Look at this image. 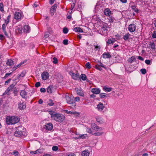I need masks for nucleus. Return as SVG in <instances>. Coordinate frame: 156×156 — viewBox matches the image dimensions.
Listing matches in <instances>:
<instances>
[{
	"instance_id": "nucleus-1",
	"label": "nucleus",
	"mask_w": 156,
	"mask_h": 156,
	"mask_svg": "<svg viewBox=\"0 0 156 156\" xmlns=\"http://www.w3.org/2000/svg\"><path fill=\"white\" fill-rule=\"evenodd\" d=\"M50 114L51 118L56 122H61L65 119V116L61 114L55 113L54 112H50Z\"/></svg>"
},
{
	"instance_id": "nucleus-2",
	"label": "nucleus",
	"mask_w": 156,
	"mask_h": 156,
	"mask_svg": "<svg viewBox=\"0 0 156 156\" xmlns=\"http://www.w3.org/2000/svg\"><path fill=\"white\" fill-rule=\"evenodd\" d=\"M27 134L26 129L22 126H19L16 128V131L14 133V135L17 137H20L26 136Z\"/></svg>"
},
{
	"instance_id": "nucleus-3",
	"label": "nucleus",
	"mask_w": 156,
	"mask_h": 156,
	"mask_svg": "<svg viewBox=\"0 0 156 156\" xmlns=\"http://www.w3.org/2000/svg\"><path fill=\"white\" fill-rule=\"evenodd\" d=\"M65 98L66 102L69 105V106L72 108H75L76 104L74 97L71 95L66 94L65 95Z\"/></svg>"
},
{
	"instance_id": "nucleus-4",
	"label": "nucleus",
	"mask_w": 156,
	"mask_h": 156,
	"mask_svg": "<svg viewBox=\"0 0 156 156\" xmlns=\"http://www.w3.org/2000/svg\"><path fill=\"white\" fill-rule=\"evenodd\" d=\"M20 118L17 116H9L6 117V123L8 125H12L19 122Z\"/></svg>"
},
{
	"instance_id": "nucleus-5",
	"label": "nucleus",
	"mask_w": 156,
	"mask_h": 156,
	"mask_svg": "<svg viewBox=\"0 0 156 156\" xmlns=\"http://www.w3.org/2000/svg\"><path fill=\"white\" fill-rule=\"evenodd\" d=\"M92 151V149L91 147L89 149H86L82 151L81 153V156H91V153Z\"/></svg>"
},
{
	"instance_id": "nucleus-6",
	"label": "nucleus",
	"mask_w": 156,
	"mask_h": 156,
	"mask_svg": "<svg viewBox=\"0 0 156 156\" xmlns=\"http://www.w3.org/2000/svg\"><path fill=\"white\" fill-rule=\"evenodd\" d=\"M23 15L22 12H16L14 14V18L18 20H20L23 18Z\"/></svg>"
},
{
	"instance_id": "nucleus-7",
	"label": "nucleus",
	"mask_w": 156,
	"mask_h": 156,
	"mask_svg": "<svg viewBox=\"0 0 156 156\" xmlns=\"http://www.w3.org/2000/svg\"><path fill=\"white\" fill-rule=\"evenodd\" d=\"M69 74L71 76L72 78L75 80H79L80 78L79 74L78 73H75L72 72H70Z\"/></svg>"
},
{
	"instance_id": "nucleus-8",
	"label": "nucleus",
	"mask_w": 156,
	"mask_h": 156,
	"mask_svg": "<svg viewBox=\"0 0 156 156\" xmlns=\"http://www.w3.org/2000/svg\"><path fill=\"white\" fill-rule=\"evenodd\" d=\"M136 27V25L134 24H131L129 25L128 30L131 32H133L135 30Z\"/></svg>"
},
{
	"instance_id": "nucleus-9",
	"label": "nucleus",
	"mask_w": 156,
	"mask_h": 156,
	"mask_svg": "<svg viewBox=\"0 0 156 156\" xmlns=\"http://www.w3.org/2000/svg\"><path fill=\"white\" fill-rule=\"evenodd\" d=\"M42 79L43 80H46L49 77V73L47 72H43L41 74Z\"/></svg>"
},
{
	"instance_id": "nucleus-10",
	"label": "nucleus",
	"mask_w": 156,
	"mask_h": 156,
	"mask_svg": "<svg viewBox=\"0 0 156 156\" xmlns=\"http://www.w3.org/2000/svg\"><path fill=\"white\" fill-rule=\"evenodd\" d=\"M45 129L48 130H51L53 128V126L51 123H49L46 124L45 125Z\"/></svg>"
},
{
	"instance_id": "nucleus-11",
	"label": "nucleus",
	"mask_w": 156,
	"mask_h": 156,
	"mask_svg": "<svg viewBox=\"0 0 156 156\" xmlns=\"http://www.w3.org/2000/svg\"><path fill=\"white\" fill-rule=\"evenodd\" d=\"M105 107L103 105V104L101 102H100L97 105V108L98 110L100 111H102L104 108Z\"/></svg>"
},
{
	"instance_id": "nucleus-12",
	"label": "nucleus",
	"mask_w": 156,
	"mask_h": 156,
	"mask_svg": "<svg viewBox=\"0 0 156 156\" xmlns=\"http://www.w3.org/2000/svg\"><path fill=\"white\" fill-rule=\"evenodd\" d=\"M20 94L23 98L26 99L27 98V92L24 90L21 91Z\"/></svg>"
},
{
	"instance_id": "nucleus-13",
	"label": "nucleus",
	"mask_w": 156,
	"mask_h": 156,
	"mask_svg": "<svg viewBox=\"0 0 156 156\" xmlns=\"http://www.w3.org/2000/svg\"><path fill=\"white\" fill-rule=\"evenodd\" d=\"M102 57L103 58H108L111 57V56L108 52H104L102 55Z\"/></svg>"
},
{
	"instance_id": "nucleus-14",
	"label": "nucleus",
	"mask_w": 156,
	"mask_h": 156,
	"mask_svg": "<svg viewBox=\"0 0 156 156\" xmlns=\"http://www.w3.org/2000/svg\"><path fill=\"white\" fill-rule=\"evenodd\" d=\"M23 31L24 32L29 33L30 31V27L28 25H25L23 27Z\"/></svg>"
},
{
	"instance_id": "nucleus-15",
	"label": "nucleus",
	"mask_w": 156,
	"mask_h": 156,
	"mask_svg": "<svg viewBox=\"0 0 156 156\" xmlns=\"http://www.w3.org/2000/svg\"><path fill=\"white\" fill-rule=\"evenodd\" d=\"M100 31L103 35H106L107 34V30L104 27H101L100 29Z\"/></svg>"
},
{
	"instance_id": "nucleus-16",
	"label": "nucleus",
	"mask_w": 156,
	"mask_h": 156,
	"mask_svg": "<svg viewBox=\"0 0 156 156\" xmlns=\"http://www.w3.org/2000/svg\"><path fill=\"white\" fill-rule=\"evenodd\" d=\"M104 13L105 15L109 16L111 14V11L109 9L106 8L104 10Z\"/></svg>"
},
{
	"instance_id": "nucleus-17",
	"label": "nucleus",
	"mask_w": 156,
	"mask_h": 156,
	"mask_svg": "<svg viewBox=\"0 0 156 156\" xmlns=\"http://www.w3.org/2000/svg\"><path fill=\"white\" fill-rule=\"evenodd\" d=\"M6 64L7 65L9 66H13L14 64V61L10 59L7 60Z\"/></svg>"
},
{
	"instance_id": "nucleus-18",
	"label": "nucleus",
	"mask_w": 156,
	"mask_h": 156,
	"mask_svg": "<svg viewBox=\"0 0 156 156\" xmlns=\"http://www.w3.org/2000/svg\"><path fill=\"white\" fill-rule=\"evenodd\" d=\"M26 104L24 103H20L19 104V108L20 109H23L26 108Z\"/></svg>"
},
{
	"instance_id": "nucleus-19",
	"label": "nucleus",
	"mask_w": 156,
	"mask_h": 156,
	"mask_svg": "<svg viewBox=\"0 0 156 156\" xmlns=\"http://www.w3.org/2000/svg\"><path fill=\"white\" fill-rule=\"evenodd\" d=\"M91 91L93 94H98L100 92V90L99 89L94 88L92 89Z\"/></svg>"
},
{
	"instance_id": "nucleus-20",
	"label": "nucleus",
	"mask_w": 156,
	"mask_h": 156,
	"mask_svg": "<svg viewBox=\"0 0 156 156\" xmlns=\"http://www.w3.org/2000/svg\"><path fill=\"white\" fill-rule=\"evenodd\" d=\"M136 60V59L134 57L132 56L128 59V61L129 62L131 63L133 62H135Z\"/></svg>"
},
{
	"instance_id": "nucleus-21",
	"label": "nucleus",
	"mask_w": 156,
	"mask_h": 156,
	"mask_svg": "<svg viewBox=\"0 0 156 156\" xmlns=\"http://www.w3.org/2000/svg\"><path fill=\"white\" fill-rule=\"evenodd\" d=\"M53 88V87L52 85H50L47 88V92L51 94L52 93V89Z\"/></svg>"
},
{
	"instance_id": "nucleus-22",
	"label": "nucleus",
	"mask_w": 156,
	"mask_h": 156,
	"mask_svg": "<svg viewBox=\"0 0 156 156\" xmlns=\"http://www.w3.org/2000/svg\"><path fill=\"white\" fill-rule=\"evenodd\" d=\"M73 30L76 32L82 33L83 32L82 30L80 27H76L74 28Z\"/></svg>"
},
{
	"instance_id": "nucleus-23",
	"label": "nucleus",
	"mask_w": 156,
	"mask_h": 156,
	"mask_svg": "<svg viewBox=\"0 0 156 156\" xmlns=\"http://www.w3.org/2000/svg\"><path fill=\"white\" fill-rule=\"evenodd\" d=\"M130 35V34L129 33L126 34L125 35L123 36V39L125 40L126 41L129 39V37Z\"/></svg>"
},
{
	"instance_id": "nucleus-24",
	"label": "nucleus",
	"mask_w": 156,
	"mask_h": 156,
	"mask_svg": "<svg viewBox=\"0 0 156 156\" xmlns=\"http://www.w3.org/2000/svg\"><path fill=\"white\" fill-rule=\"evenodd\" d=\"M96 120L99 123H102L104 122L103 119L101 117H98L96 118Z\"/></svg>"
},
{
	"instance_id": "nucleus-25",
	"label": "nucleus",
	"mask_w": 156,
	"mask_h": 156,
	"mask_svg": "<svg viewBox=\"0 0 156 156\" xmlns=\"http://www.w3.org/2000/svg\"><path fill=\"white\" fill-rule=\"evenodd\" d=\"M41 153V150L39 149L35 151H30V153L32 154H34L37 153Z\"/></svg>"
},
{
	"instance_id": "nucleus-26",
	"label": "nucleus",
	"mask_w": 156,
	"mask_h": 156,
	"mask_svg": "<svg viewBox=\"0 0 156 156\" xmlns=\"http://www.w3.org/2000/svg\"><path fill=\"white\" fill-rule=\"evenodd\" d=\"M104 132L102 131H100V132H97L95 133H94L93 135L95 136H99L102 135L103 134Z\"/></svg>"
},
{
	"instance_id": "nucleus-27",
	"label": "nucleus",
	"mask_w": 156,
	"mask_h": 156,
	"mask_svg": "<svg viewBox=\"0 0 156 156\" xmlns=\"http://www.w3.org/2000/svg\"><path fill=\"white\" fill-rule=\"evenodd\" d=\"M11 17V15H9L7 17L6 20H5V23L7 25L9 22V20Z\"/></svg>"
},
{
	"instance_id": "nucleus-28",
	"label": "nucleus",
	"mask_w": 156,
	"mask_h": 156,
	"mask_svg": "<svg viewBox=\"0 0 156 156\" xmlns=\"http://www.w3.org/2000/svg\"><path fill=\"white\" fill-rule=\"evenodd\" d=\"M131 8L133 10L134 12H135L138 13V9L136 8V6L135 5H132L131 6Z\"/></svg>"
},
{
	"instance_id": "nucleus-29",
	"label": "nucleus",
	"mask_w": 156,
	"mask_h": 156,
	"mask_svg": "<svg viewBox=\"0 0 156 156\" xmlns=\"http://www.w3.org/2000/svg\"><path fill=\"white\" fill-rule=\"evenodd\" d=\"M149 45L150 46L151 48L152 49H154L155 48V45L154 42H150L149 44Z\"/></svg>"
},
{
	"instance_id": "nucleus-30",
	"label": "nucleus",
	"mask_w": 156,
	"mask_h": 156,
	"mask_svg": "<svg viewBox=\"0 0 156 156\" xmlns=\"http://www.w3.org/2000/svg\"><path fill=\"white\" fill-rule=\"evenodd\" d=\"M103 89L106 91L110 92L112 91V88H111L107 87L105 86L103 88Z\"/></svg>"
},
{
	"instance_id": "nucleus-31",
	"label": "nucleus",
	"mask_w": 156,
	"mask_h": 156,
	"mask_svg": "<svg viewBox=\"0 0 156 156\" xmlns=\"http://www.w3.org/2000/svg\"><path fill=\"white\" fill-rule=\"evenodd\" d=\"M80 77L81 79L83 80H86L87 78L86 75L84 74H82L81 75Z\"/></svg>"
},
{
	"instance_id": "nucleus-32",
	"label": "nucleus",
	"mask_w": 156,
	"mask_h": 156,
	"mask_svg": "<svg viewBox=\"0 0 156 156\" xmlns=\"http://www.w3.org/2000/svg\"><path fill=\"white\" fill-rule=\"evenodd\" d=\"M16 31L19 34H21L22 32V28L19 27L16 30Z\"/></svg>"
},
{
	"instance_id": "nucleus-33",
	"label": "nucleus",
	"mask_w": 156,
	"mask_h": 156,
	"mask_svg": "<svg viewBox=\"0 0 156 156\" xmlns=\"http://www.w3.org/2000/svg\"><path fill=\"white\" fill-rule=\"evenodd\" d=\"M94 130L96 131H102L103 130V129L101 127H100L98 126H96V128H94Z\"/></svg>"
},
{
	"instance_id": "nucleus-34",
	"label": "nucleus",
	"mask_w": 156,
	"mask_h": 156,
	"mask_svg": "<svg viewBox=\"0 0 156 156\" xmlns=\"http://www.w3.org/2000/svg\"><path fill=\"white\" fill-rule=\"evenodd\" d=\"M9 91L7 89L5 90V92L3 93L2 95L4 96L6 94H7L8 95H9L10 94V93L9 92Z\"/></svg>"
},
{
	"instance_id": "nucleus-35",
	"label": "nucleus",
	"mask_w": 156,
	"mask_h": 156,
	"mask_svg": "<svg viewBox=\"0 0 156 156\" xmlns=\"http://www.w3.org/2000/svg\"><path fill=\"white\" fill-rule=\"evenodd\" d=\"M106 94L104 93H101L100 94V97L101 98H104L106 97Z\"/></svg>"
},
{
	"instance_id": "nucleus-36",
	"label": "nucleus",
	"mask_w": 156,
	"mask_h": 156,
	"mask_svg": "<svg viewBox=\"0 0 156 156\" xmlns=\"http://www.w3.org/2000/svg\"><path fill=\"white\" fill-rule=\"evenodd\" d=\"M53 59L52 62L54 64H56L58 63V60L56 58L54 57L53 58Z\"/></svg>"
},
{
	"instance_id": "nucleus-37",
	"label": "nucleus",
	"mask_w": 156,
	"mask_h": 156,
	"mask_svg": "<svg viewBox=\"0 0 156 156\" xmlns=\"http://www.w3.org/2000/svg\"><path fill=\"white\" fill-rule=\"evenodd\" d=\"M86 68L87 69H90L91 68L90 63L88 62L85 65Z\"/></svg>"
},
{
	"instance_id": "nucleus-38",
	"label": "nucleus",
	"mask_w": 156,
	"mask_h": 156,
	"mask_svg": "<svg viewBox=\"0 0 156 156\" xmlns=\"http://www.w3.org/2000/svg\"><path fill=\"white\" fill-rule=\"evenodd\" d=\"M114 41H113L111 39H108V41L107 42L108 44H113L114 43Z\"/></svg>"
},
{
	"instance_id": "nucleus-39",
	"label": "nucleus",
	"mask_w": 156,
	"mask_h": 156,
	"mask_svg": "<svg viewBox=\"0 0 156 156\" xmlns=\"http://www.w3.org/2000/svg\"><path fill=\"white\" fill-rule=\"evenodd\" d=\"M63 32L65 34H67L68 32V29L66 27L64 28L63 29Z\"/></svg>"
},
{
	"instance_id": "nucleus-40",
	"label": "nucleus",
	"mask_w": 156,
	"mask_h": 156,
	"mask_svg": "<svg viewBox=\"0 0 156 156\" xmlns=\"http://www.w3.org/2000/svg\"><path fill=\"white\" fill-rule=\"evenodd\" d=\"M0 11L2 12L4 11L3 5L2 3H0Z\"/></svg>"
},
{
	"instance_id": "nucleus-41",
	"label": "nucleus",
	"mask_w": 156,
	"mask_h": 156,
	"mask_svg": "<svg viewBox=\"0 0 156 156\" xmlns=\"http://www.w3.org/2000/svg\"><path fill=\"white\" fill-rule=\"evenodd\" d=\"M140 72L143 74H145L146 73L147 71L145 69H142L140 70Z\"/></svg>"
},
{
	"instance_id": "nucleus-42",
	"label": "nucleus",
	"mask_w": 156,
	"mask_h": 156,
	"mask_svg": "<svg viewBox=\"0 0 156 156\" xmlns=\"http://www.w3.org/2000/svg\"><path fill=\"white\" fill-rule=\"evenodd\" d=\"M14 87L13 84H11L9 87L7 89L9 91H10Z\"/></svg>"
},
{
	"instance_id": "nucleus-43",
	"label": "nucleus",
	"mask_w": 156,
	"mask_h": 156,
	"mask_svg": "<svg viewBox=\"0 0 156 156\" xmlns=\"http://www.w3.org/2000/svg\"><path fill=\"white\" fill-rule=\"evenodd\" d=\"M77 93L78 95L81 96H82L83 95V91L80 90H77Z\"/></svg>"
},
{
	"instance_id": "nucleus-44",
	"label": "nucleus",
	"mask_w": 156,
	"mask_h": 156,
	"mask_svg": "<svg viewBox=\"0 0 156 156\" xmlns=\"http://www.w3.org/2000/svg\"><path fill=\"white\" fill-rule=\"evenodd\" d=\"M87 135L86 134H83L81 135H80L79 136V138H82V139H84L86 136Z\"/></svg>"
},
{
	"instance_id": "nucleus-45",
	"label": "nucleus",
	"mask_w": 156,
	"mask_h": 156,
	"mask_svg": "<svg viewBox=\"0 0 156 156\" xmlns=\"http://www.w3.org/2000/svg\"><path fill=\"white\" fill-rule=\"evenodd\" d=\"M57 5L56 4H55L51 6V9H54L55 10H56V9L57 8Z\"/></svg>"
},
{
	"instance_id": "nucleus-46",
	"label": "nucleus",
	"mask_w": 156,
	"mask_h": 156,
	"mask_svg": "<svg viewBox=\"0 0 156 156\" xmlns=\"http://www.w3.org/2000/svg\"><path fill=\"white\" fill-rule=\"evenodd\" d=\"M65 112L66 113L68 114H75V112L69 111L67 110H65Z\"/></svg>"
},
{
	"instance_id": "nucleus-47",
	"label": "nucleus",
	"mask_w": 156,
	"mask_h": 156,
	"mask_svg": "<svg viewBox=\"0 0 156 156\" xmlns=\"http://www.w3.org/2000/svg\"><path fill=\"white\" fill-rule=\"evenodd\" d=\"M95 68L100 71L102 70V68L101 67L99 66H98V65H96L95 66Z\"/></svg>"
},
{
	"instance_id": "nucleus-48",
	"label": "nucleus",
	"mask_w": 156,
	"mask_h": 156,
	"mask_svg": "<svg viewBox=\"0 0 156 156\" xmlns=\"http://www.w3.org/2000/svg\"><path fill=\"white\" fill-rule=\"evenodd\" d=\"M58 149V147L57 146H54L52 147V150L53 151H57Z\"/></svg>"
},
{
	"instance_id": "nucleus-49",
	"label": "nucleus",
	"mask_w": 156,
	"mask_h": 156,
	"mask_svg": "<svg viewBox=\"0 0 156 156\" xmlns=\"http://www.w3.org/2000/svg\"><path fill=\"white\" fill-rule=\"evenodd\" d=\"M109 22L111 23H113L114 21V19L112 17H110L109 19Z\"/></svg>"
},
{
	"instance_id": "nucleus-50",
	"label": "nucleus",
	"mask_w": 156,
	"mask_h": 156,
	"mask_svg": "<svg viewBox=\"0 0 156 156\" xmlns=\"http://www.w3.org/2000/svg\"><path fill=\"white\" fill-rule=\"evenodd\" d=\"M12 153V154H14L16 156H18L19 154L18 152L16 151H14Z\"/></svg>"
},
{
	"instance_id": "nucleus-51",
	"label": "nucleus",
	"mask_w": 156,
	"mask_h": 156,
	"mask_svg": "<svg viewBox=\"0 0 156 156\" xmlns=\"http://www.w3.org/2000/svg\"><path fill=\"white\" fill-rule=\"evenodd\" d=\"M12 73H6L5 76L3 78L4 79H6L8 76H9V75H10Z\"/></svg>"
},
{
	"instance_id": "nucleus-52",
	"label": "nucleus",
	"mask_w": 156,
	"mask_h": 156,
	"mask_svg": "<svg viewBox=\"0 0 156 156\" xmlns=\"http://www.w3.org/2000/svg\"><path fill=\"white\" fill-rule=\"evenodd\" d=\"M145 63L147 65H151V61L149 60H145Z\"/></svg>"
},
{
	"instance_id": "nucleus-53",
	"label": "nucleus",
	"mask_w": 156,
	"mask_h": 156,
	"mask_svg": "<svg viewBox=\"0 0 156 156\" xmlns=\"http://www.w3.org/2000/svg\"><path fill=\"white\" fill-rule=\"evenodd\" d=\"M49 101L50 102L48 103V105L51 106H53L54 105V103L53 102L52 100L50 99Z\"/></svg>"
},
{
	"instance_id": "nucleus-54",
	"label": "nucleus",
	"mask_w": 156,
	"mask_h": 156,
	"mask_svg": "<svg viewBox=\"0 0 156 156\" xmlns=\"http://www.w3.org/2000/svg\"><path fill=\"white\" fill-rule=\"evenodd\" d=\"M68 41L67 39H65L63 41V44L65 45H66L68 44Z\"/></svg>"
},
{
	"instance_id": "nucleus-55",
	"label": "nucleus",
	"mask_w": 156,
	"mask_h": 156,
	"mask_svg": "<svg viewBox=\"0 0 156 156\" xmlns=\"http://www.w3.org/2000/svg\"><path fill=\"white\" fill-rule=\"evenodd\" d=\"M98 66H101V67H102L105 69H106V68L103 66V64L101 62H99V64H98Z\"/></svg>"
},
{
	"instance_id": "nucleus-56",
	"label": "nucleus",
	"mask_w": 156,
	"mask_h": 156,
	"mask_svg": "<svg viewBox=\"0 0 156 156\" xmlns=\"http://www.w3.org/2000/svg\"><path fill=\"white\" fill-rule=\"evenodd\" d=\"M152 37L153 38H156V31H154L153 32V34L152 35Z\"/></svg>"
},
{
	"instance_id": "nucleus-57",
	"label": "nucleus",
	"mask_w": 156,
	"mask_h": 156,
	"mask_svg": "<svg viewBox=\"0 0 156 156\" xmlns=\"http://www.w3.org/2000/svg\"><path fill=\"white\" fill-rule=\"evenodd\" d=\"M25 76V74L23 73H22L20 74H18V78H19L21 77H23Z\"/></svg>"
},
{
	"instance_id": "nucleus-58",
	"label": "nucleus",
	"mask_w": 156,
	"mask_h": 156,
	"mask_svg": "<svg viewBox=\"0 0 156 156\" xmlns=\"http://www.w3.org/2000/svg\"><path fill=\"white\" fill-rule=\"evenodd\" d=\"M55 11V10H54V9H53L51 8L50 9V12L51 13V15H53V14Z\"/></svg>"
},
{
	"instance_id": "nucleus-59",
	"label": "nucleus",
	"mask_w": 156,
	"mask_h": 156,
	"mask_svg": "<svg viewBox=\"0 0 156 156\" xmlns=\"http://www.w3.org/2000/svg\"><path fill=\"white\" fill-rule=\"evenodd\" d=\"M6 25L5 24H3L2 26V29L3 31L5 30Z\"/></svg>"
},
{
	"instance_id": "nucleus-60",
	"label": "nucleus",
	"mask_w": 156,
	"mask_h": 156,
	"mask_svg": "<svg viewBox=\"0 0 156 156\" xmlns=\"http://www.w3.org/2000/svg\"><path fill=\"white\" fill-rule=\"evenodd\" d=\"M40 91L41 92L44 93L46 91V89L44 88H41L40 89Z\"/></svg>"
},
{
	"instance_id": "nucleus-61",
	"label": "nucleus",
	"mask_w": 156,
	"mask_h": 156,
	"mask_svg": "<svg viewBox=\"0 0 156 156\" xmlns=\"http://www.w3.org/2000/svg\"><path fill=\"white\" fill-rule=\"evenodd\" d=\"M40 85H41V83H40V82H37L35 84V86L36 87H39V86H40Z\"/></svg>"
},
{
	"instance_id": "nucleus-62",
	"label": "nucleus",
	"mask_w": 156,
	"mask_h": 156,
	"mask_svg": "<svg viewBox=\"0 0 156 156\" xmlns=\"http://www.w3.org/2000/svg\"><path fill=\"white\" fill-rule=\"evenodd\" d=\"M75 5V3H73L71 5V10H73V9L74 8Z\"/></svg>"
},
{
	"instance_id": "nucleus-63",
	"label": "nucleus",
	"mask_w": 156,
	"mask_h": 156,
	"mask_svg": "<svg viewBox=\"0 0 156 156\" xmlns=\"http://www.w3.org/2000/svg\"><path fill=\"white\" fill-rule=\"evenodd\" d=\"M11 79H9V80H6L5 82V85H7L10 82V81H11Z\"/></svg>"
},
{
	"instance_id": "nucleus-64",
	"label": "nucleus",
	"mask_w": 156,
	"mask_h": 156,
	"mask_svg": "<svg viewBox=\"0 0 156 156\" xmlns=\"http://www.w3.org/2000/svg\"><path fill=\"white\" fill-rule=\"evenodd\" d=\"M80 98L79 97H76L75 98V101H80Z\"/></svg>"
}]
</instances>
